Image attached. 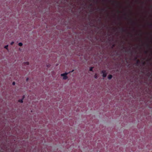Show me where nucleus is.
Listing matches in <instances>:
<instances>
[{
	"instance_id": "nucleus-9",
	"label": "nucleus",
	"mask_w": 152,
	"mask_h": 152,
	"mask_svg": "<svg viewBox=\"0 0 152 152\" xmlns=\"http://www.w3.org/2000/svg\"><path fill=\"white\" fill-rule=\"evenodd\" d=\"M12 84L13 85H15V82H13L12 83Z\"/></svg>"
},
{
	"instance_id": "nucleus-2",
	"label": "nucleus",
	"mask_w": 152,
	"mask_h": 152,
	"mask_svg": "<svg viewBox=\"0 0 152 152\" xmlns=\"http://www.w3.org/2000/svg\"><path fill=\"white\" fill-rule=\"evenodd\" d=\"M102 73H103V77H106L107 75V74L105 73V71H102Z\"/></svg>"
},
{
	"instance_id": "nucleus-5",
	"label": "nucleus",
	"mask_w": 152,
	"mask_h": 152,
	"mask_svg": "<svg viewBox=\"0 0 152 152\" xmlns=\"http://www.w3.org/2000/svg\"><path fill=\"white\" fill-rule=\"evenodd\" d=\"M19 46H21L23 45V44L21 42H20L18 44Z\"/></svg>"
},
{
	"instance_id": "nucleus-13",
	"label": "nucleus",
	"mask_w": 152,
	"mask_h": 152,
	"mask_svg": "<svg viewBox=\"0 0 152 152\" xmlns=\"http://www.w3.org/2000/svg\"><path fill=\"white\" fill-rule=\"evenodd\" d=\"M26 63H27V64H28V62H27Z\"/></svg>"
},
{
	"instance_id": "nucleus-3",
	"label": "nucleus",
	"mask_w": 152,
	"mask_h": 152,
	"mask_svg": "<svg viewBox=\"0 0 152 152\" xmlns=\"http://www.w3.org/2000/svg\"><path fill=\"white\" fill-rule=\"evenodd\" d=\"M112 77V76L111 75H109L108 76V77L109 79H111Z\"/></svg>"
},
{
	"instance_id": "nucleus-10",
	"label": "nucleus",
	"mask_w": 152,
	"mask_h": 152,
	"mask_svg": "<svg viewBox=\"0 0 152 152\" xmlns=\"http://www.w3.org/2000/svg\"><path fill=\"white\" fill-rule=\"evenodd\" d=\"M94 77L95 78H96L97 77V75L96 74L94 75Z\"/></svg>"
},
{
	"instance_id": "nucleus-4",
	"label": "nucleus",
	"mask_w": 152,
	"mask_h": 152,
	"mask_svg": "<svg viewBox=\"0 0 152 152\" xmlns=\"http://www.w3.org/2000/svg\"><path fill=\"white\" fill-rule=\"evenodd\" d=\"M23 99H20L18 100V102H20V103H22L23 102Z\"/></svg>"
},
{
	"instance_id": "nucleus-11",
	"label": "nucleus",
	"mask_w": 152,
	"mask_h": 152,
	"mask_svg": "<svg viewBox=\"0 0 152 152\" xmlns=\"http://www.w3.org/2000/svg\"><path fill=\"white\" fill-rule=\"evenodd\" d=\"M28 77H27V78H26V80H27V81H28Z\"/></svg>"
},
{
	"instance_id": "nucleus-1",
	"label": "nucleus",
	"mask_w": 152,
	"mask_h": 152,
	"mask_svg": "<svg viewBox=\"0 0 152 152\" xmlns=\"http://www.w3.org/2000/svg\"><path fill=\"white\" fill-rule=\"evenodd\" d=\"M68 74V73H67L62 74H61V76L63 77V79L64 80H66L68 78V77L67 76Z\"/></svg>"
},
{
	"instance_id": "nucleus-8",
	"label": "nucleus",
	"mask_w": 152,
	"mask_h": 152,
	"mask_svg": "<svg viewBox=\"0 0 152 152\" xmlns=\"http://www.w3.org/2000/svg\"><path fill=\"white\" fill-rule=\"evenodd\" d=\"M14 42H12L11 43V44H10L11 45H13L14 44Z\"/></svg>"
},
{
	"instance_id": "nucleus-6",
	"label": "nucleus",
	"mask_w": 152,
	"mask_h": 152,
	"mask_svg": "<svg viewBox=\"0 0 152 152\" xmlns=\"http://www.w3.org/2000/svg\"><path fill=\"white\" fill-rule=\"evenodd\" d=\"M8 46V45H6L4 47V48L7 49Z\"/></svg>"
},
{
	"instance_id": "nucleus-12",
	"label": "nucleus",
	"mask_w": 152,
	"mask_h": 152,
	"mask_svg": "<svg viewBox=\"0 0 152 152\" xmlns=\"http://www.w3.org/2000/svg\"><path fill=\"white\" fill-rule=\"evenodd\" d=\"M73 71H74V70H72L71 72H73Z\"/></svg>"
},
{
	"instance_id": "nucleus-7",
	"label": "nucleus",
	"mask_w": 152,
	"mask_h": 152,
	"mask_svg": "<svg viewBox=\"0 0 152 152\" xmlns=\"http://www.w3.org/2000/svg\"><path fill=\"white\" fill-rule=\"evenodd\" d=\"M93 67H91L90 69V71H92V69H93Z\"/></svg>"
}]
</instances>
